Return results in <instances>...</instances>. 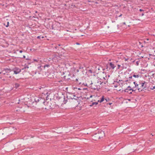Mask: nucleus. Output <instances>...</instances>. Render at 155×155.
<instances>
[{
	"label": "nucleus",
	"instance_id": "nucleus-55",
	"mask_svg": "<svg viewBox=\"0 0 155 155\" xmlns=\"http://www.w3.org/2000/svg\"><path fill=\"white\" fill-rule=\"evenodd\" d=\"M154 66H155V64H154Z\"/></svg>",
	"mask_w": 155,
	"mask_h": 155
},
{
	"label": "nucleus",
	"instance_id": "nucleus-43",
	"mask_svg": "<svg viewBox=\"0 0 155 155\" xmlns=\"http://www.w3.org/2000/svg\"><path fill=\"white\" fill-rule=\"evenodd\" d=\"M146 40H149L148 38H146Z\"/></svg>",
	"mask_w": 155,
	"mask_h": 155
},
{
	"label": "nucleus",
	"instance_id": "nucleus-39",
	"mask_svg": "<svg viewBox=\"0 0 155 155\" xmlns=\"http://www.w3.org/2000/svg\"><path fill=\"white\" fill-rule=\"evenodd\" d=\"M89 71L90 72H91V70H89Z\"/></svg>",
	"mask_w": 155,
	"mask_h": 155
},
{
	"label": "nucleus",
	"instance_id": "nucleus-23",
	"mask_svg": "<svg viewBox=\"0 0 155 155\" xmlns=\"http://www.w3.org/2000/svg\"><path fill=\"white\" fill-rule=\"evenodd\" d=\"M49 66V65L48 64H46L44 65V67L45 68V67H48Z\"/></svg>",
	"mask_w": 155,
	"mask_h": 155
},
{
	"label": "nucleus",
	"instance_id": "nucleus-44",
	"mask_svg": "<svg viewBox=\"0 0 155 155\" xmlns=\"http://www.w3.org/2000/svg\"><path fill=\"white\" fill-rule=\"evenodd\" d=\"M112 104V103H109V104L110 105H111V104Z\"/></svg>",
	"mask_w": 155,
	"mask_h": 155
},
{
	"label": "nucleus",
	"instance_id": "nucleus-14",
	"mask_svg": "<svg viewBox=\"0 0 155 155\" xmlns=\"http://www.w3.org/2000/svg\"><path fill=\"white\" fill-rule=\"evenodd\" d=\"M19 86V84H18V83H15V87L16 88L18 87Z\"/></svg>",
	"mask_w": 155,
	"mask_h": 155
},
{
	"label": "nucleus",
	"instance_id": "nucleus-48",
	"mask_svg": "<svg viewBox=\"0 0 155 155\" xmlns=\"http://www.w3.org/2000/svg\"><path fill=\"white\" fill-rule=\"evenodd\" d=\"M1 73H2V72H0V74H1Z\"/></svg>",
	"mask_w": 155,
	"mask_h": 155
},
{
	"label": "nucleus",
	"instance_id": "nucleus-11",
	"mask_svg": "<svg viewBox=\"0 0 155 155\" xmlns=\"http://www.w3.org/2000/svg\"><path fill=\"white\" fill-rule=\"evenodd\" d=\"M106 68L107 71H109L111 69V68L110 66H109V64H107L106 66Z\"/></svg>",
	"mask_w": 155,
	"mask_h": 155
},
{
	"label": "nucleus",
	"instance_id": "nucleus-46",
	"mask_svg": "<svg viewBox=\"0 0 155 155\" xmlns=\"http://www.w3.org/2000/svg\"><path fill=\"white\" fill-rule=\"evenodd\" d=\"M61 45L60 44H58V46H60Z\"/></svg>",
	"mask_w": 155,
	"mask_h": 155
},
{
	"label": "nucleus",
	"instance_id": "nucleus-5",
	"mask_svg": "<svg viewBox=\"0 0 155 155\" xmlns=\"http://www.w3.org/2000/svg\"><path fill=\"white\" fill-rule=\"evenodd\" d=\"M13 71H14V73L15 74H17L20 73L21 70L20 68L17 67H15L13 69Z\"/></svg>",
	"mask_w": 155,
	"mask_h": 155
},
{
	"label": "nucleus",
	"instance_id": "nucleus-20",
	"mask_svg": "<svg viewBox=\"0 0 155 155\" xmlns=\"http://www.w3.org/2000/svg\"><path fill=\"white\" fill-rule=\"evenodd\" d=\"M33 60H34V61H36V62H38V61H39V59L38 58L37 59H33Z\"/></svg>",
	"mask_w": 155,
	"mask_h": 155
},
{
	"label": "nucleus",
	"instance_id": "nucleus-16",
	"mask_svg": "<svg viewBox=\"0 0 155 155\" xmlns=\"http://www.w3.org/2000/svg\"><path fill=\"white\" fill-rule=\"evenodd\" d=\"M37 72L36 71H32L31 72V73H32V74H33L32 76H33L34 74H36Z\"/></svg>",
	"mask_w": 155,
	"mask_h": 155
},
{
	"label": "nucleus",
	"instance_id": "nucleus-30",
	"mask_svg": "<svg viewBox=\"0 0 155 155\" xmlns=\"http://www.w3.org/2000/svg\"><path fill=\"white\" fill-rule=\"evenodd\" d=\"M140 45L141 47H143V45H141V44H140Z\"/></svg>",
	"mask_w": 155,
	"mask_h": 155
},
{
	"label": "nucleus",
	"instance_id": "nucleus-6",
	"mask_svg": "<svg viewBox=\"0 0 155 155\" xmlns=\"http://www.w3.org/2000/svg\"><path fill=\"white\" fill-rule=\"evenodd\" d=\"M43 101V99L41 97H36L35 98V101L37 103L39 102V101Z\"/></svg>",
	"mask_w": 155,
	"mask_h": 155
},
{
	"label": "nucleus",
	"instance_id": "nucleus-9",
	"mask_svg": "<svg viewBox=\"0 0 155 155\" xmlns=\"http://www.w3.org/2000/svg\"><path fill=\"white\" fill-rule=\"evenodd\" d=\"M145 83V82H144L143 83H142L141 85V87H142L143 89H141L140 88H138V89L139 90V91H142L143 89L144 88L143 87L144 86V85Z\"/></svg>",
	"mask_w": 155,
	"mask_h": 155
},
{
	"label": "nucleus",
	"instance_id": "nucleus-41",
	"mask_svg": "<svg viewBox=\"0 0 155 155\" xmlns=\"http://www.w3.org/2000/svg\"><path fill=\"white\" fill-rule=\"evenodd\" d=\"M76 81H78V79H76Z\"/></svg>",
	"mask_w": 155,
	"mask_h": 155
},
{
	"label": "nucleus",
	"instance_id": "nucleus-12",
	"mask_svg": "<svg viewBox=\"0 0 155 155\" xmlns=\"http://www.w3.org/2000/svg\"><path fill=\"white\" fill-rule=\"evenodd\" d=\"M98 104V102H93L90 105V106L91 107L92 106H93V105H97Z\"/></svg>",
	"mask_w": 155,
	"mask_h": 155
},
{
	"label": "nucleus",
	"instance_id": "nucleus-4",
	"mask_svg": "<svg viewBox=\"0 0 155 155\" xmlns=\"http://www.w3.org/2000/svg\"><path fill=\"white\" fill-rule=\"evenodd\" d=\"M60 58H61L59 55H54L53 56V58H52V60L53 61L55 62H56L58 61L59 60H60Z\"/></svg>",
	"mask_w": 155,
	"mask_h": 155
},
{
	"label": "nucleus",
	"instance_id": "nucleus-52",
	"mask_svg": "<svg viewBox=\"0 0 155 155\" xmlns=\"http://www.w3.org/2000/svg\"><path fill=\"white\" fill-rule=\"evenodd\" d=\"M74 97H75V96L74 95Z\"/></svg>",
	"mask_w": 155,
	"mask_h": 155
},
{
	"label": "nucleus",
	"instance_id": "nucleus-24",
	"mask_svg": "<svg viewBox=\"0 0 155 155\" xmlns=\"http://www.w3.org/2000/svg\"><path fill=\"white\" fill-rule=\"evenodd\" d=\"M78 97H74H74L73 98H72V99H74L77 100L78 99Z\"/></svg>",
	"mask_w": 155,
	"mask_h": 155
},
{
	"label": "nucleus",
	"instance_id": "nucleus-54",
	"mask_svg": "<svg viewBox=\"0 0 155 155\" xmlns=\"http://www.w3.org/2000/svg\"><path fill=\"white\" fill-rule=\"evenodd\" d=\"M98 70H100V69H99V68H98Z\"/></svg>",
	"mask_w": 155,
	"mask_h": 155
},
{
	"label": "nucleus",
	"instance_id": "nucleus-25",
	"mask_svg": "<svg viewBox=\"0 0 155 155\" xmlns=\"http://www.w3.org/2000/svg\"><path fill=\"white\" fill-rule=\"evenodd\" d=\"M7 25H5V26L6 27H8V26L9 24V22H7Z\"/></svg>",
	"mask_w": 155,
	"mask_h": 155
},
{
	"label": "nucleus",
	"instance_id": "nucleus-15",
	"mask_svg": "<svg viewBox=\"0 0 155 155\" xmlns=\"http://www.w3.org/2000/svg\"><path fill=\"white\" fill-rule=\"evenodd\" d=\"M2 73L3 74V75H5L6 74V73H5V71L3 69V70L2 71Z\"/></svg>",
	"mask_w": 155,
	"mask_h": 155
},
{
	"label": "nucleus",
	"instance_id": "nucleus-32",
	"mask_svg": "<svg viewBox=\"0 0 155 155\" xmlns=\"http://www.w3.org/2000/svg\"><path fill=\"white\" fill-rule=\"evenodd\" d=\"M20 53H21L22 52V50H20L19 51Z\"/></svg>",
	"mask_w": 155,
	"mask_h": 155
},
{
	"label": "nucleus",
	"instance_id": "nucleus-13",
	"mask_svg": "<svg viewBox=\"0 0 155 155\" xmlns=\"http://www.w3.org/2000/svg\"><path fill=\"white\" fill-rule=\"evenodd\" d=\"M64 100L63 101V102L65 104L67 102V98H65V97H64Z\"/></svg>",
	"mask_w": 155,
	"mask_h": 155
},
{
	"label": "nucleus",
	"instance_id": "nucleus-18",
	"mask_svg": "<svg viewBox=\"0 0 155 155\" xmlns=\"http://www.w3.org/2000/svg\"><path fill=\"white\" fill-rule=\"evenodd\" d=\"M133 77H134V78H137L139 77V75H133Z\"/></svg>",
	"mask_w": 155,
	"mask_h": 155
},
{
	"label": "nucleus",
	"instance_id": "nucleus-53",
	"mask_svg": "<svg viewBox=\"0 0 155 155\" xmlns=\"http://www.w3.org/2000/svg\"><path fill=\"white\" fill-rule=\"evenodd\" d=\"M78 89H79V90H80V88H78Z\"/></svg>",
	"mask_w": 155,
	"mask_h": 155
},
{
	"label": "nucleus",
	"instance_id": "nucleus-31",
	"mask_svg": "<svg viewBox=\"0 0 155 155\" xmlns=\"http://www.w3.org/2000/svg\"><path fill=\"white\" fill-rule=\"evenodd\" d=\"M146 60H147V58L148 59V60L149 59V58L147 57H146Z\"/></svg>",
	"mask_w": 155,
	"mask_h": 155
},
{
	"label": "nucleus",
	"instance_id": "nucleus-51",
	"mask_svg": "<svg viewBox=\"0 0 155 155\" xmlns=\"http://www.w3.org/2000/svg\"><path fill=\"white\" fill-rule=\"evenodd\" d=\"M144 15V14H142V15Z\"/></svg>",
	"mask_w": 155,
	"mask_h": 155
},
{
	"label": "nucleus",
	"instance_id": "nucleus-33",
	"mask_svg": "<svg viewBox=\"0 0 155 155\" xmlns=\"http://www.w3.org/2000/svg\"><path fill=\"white\" fill-rule=\"evenodd\" d=\"M25 58V55H23L22 58Z\"/></svg>",
	"mask_w": 155,
	"mask_h": 155
},
{
	"label": "nucleus",
	"instance_id": "nucleus-26",
	"mask_svg": "<svg viewBox=\"0 0 155 155\" xmlns=\"http://www.w3.org/2000/svg\"><path fill=\"white\" fill-rule=\"evenodd\" d=\"M43 103L45 105L47 103V102H46V101H44L43 102Z\"/></svg>",
	"mask_w": 155,
	"mask_h": 155
},
{
	"label": "nucleus",
	"instance_id": "nucleus-38",
	"mask_svg": "<svg viewBox=\"0 0 155 155\" xmlns=\"http://www.w3.org/2000/svg\"><path fill=\"white\" fill-rule=\"evenodd\" d=\"M99 133L100 134V136H102V134H101V132Z\"/></svg>",
	"mask_w": 155,
	"mask_h": 155
},
{
	"label": "nucleus",
	"instance_id": "nucleus-7",
	"mask_svg": "<svg viewBox=\"0 0 155 155\" xmlns=\"http://www.w3.org/2000/svg\"><path fill=\"white\" fill-rule=\"evenodd\" d=\"M109 64V66H110L111 68L112 69H113L116 67L112 62H110Z\"/></svg>",
	"mask_w": 155,
	"mask_h": 155
},
{
	"label": "nucleus",
	"instance_id": "nucleus-1",
	"mask_svg": "<svg viewBox=\"0 0 155 155\" xmlns=\"http://www.w3.org/2000/svg\"><path fill=\"white\" fill-rule=\"evenodd\" d=\"M150 50H149L148 48H147L146 49V51L149 52V55H150V58L152 59H155V55L153 53V52H155V51L153 48H150Z\"/></svg>",
	"mask_w": 155,
	"mask_h": 155
},
{
	"label": "nucleus",
	"instance_id": "nucleus-50",
	"mask_svg": "<svg viewBox=\"0 0 155 155\" xmlns=\"http://www.w3.org/2000/svg\"><path fill=\"white\" fill-rule=\"evenodd\" d=\"M41 38H44V37L42 36V37H41Z\"/></svg>",
	"mask_w": 155,
	"mask_h": 155
},
{
	"label": "nucleus",
	"instance_id": "nucleus-19",
	"mask_svg": "<svg viewBox=\"0 0 155 155\" xmlns=\"http://www.w3.org/2000/svg\"><path fill=\"white\" fill-rule=\"evenodd\" d=\"M6 76L7 77H8H8H9L10 78H11V76L8 73H7V74H6Z\"/></svg>",
	"mask_w": 155,
	"mask_h": 155
},
{
	"label": "nucleus",
	"instance_id": "nucleus-28",
	"mask_svg": "<svg viewBox=\"0 0 155 155\" xmlns=\"http://www.w3.org/2000/svg\"><path fill=\"white\" fill-rule=\"evenodd\" d=\"M136 63L137 64V65H139V62L138 61H137L136 62Z\"/></svg>",
	"mask_w": 155,
	"mask_h": 155
},
{
	"label": "nucleus",
	"instance_id": "nucleus-22",
	"mask_svg": "<svg viewBox=\"0 0 155 155\" xmlns=\"http://www.w3.org/2000/svg\"><path fill=\"white\" fill-rule=\"evenodd\" d=\"M134 84H135V87H136L137 86H138V85L135 82H134Z\"/></svg>",
	"mask_w": 155,
	"mask_h": 155
},
{
	"label": "nucleus",
	"instance_id": "nucleus-37",
	"mask_svg": "<svg viewBox=\"0 0 155 155\" xmlns=\"http://www.w3.org/2000/svg\"><path fill=\"white\" fill-rule=\"evenodd\" d=\"M127 60H128V59H127H127H126V58H125V61H127Z\"/></svg>",
	"mask_w": 155,
	"mask_h": 155
},
{
	"label": "nucleus",
	"instance_id": "nucleus-45",
	"mask_svg": "<svg viewBox=\"0 0 155 155\" xmlns=\"http://www.w3.org/2000/svg\"><path fill=\"white\" fill-rule=\"evenodd\" d=\"M121 15H121H121H119V17H120L121 16Z\"/></svg>",
	"mask_w": 155,
	"mask_h": 155
},
{
	"label": "nucleus",
	"instance_id": "nucleus-27",
	"mask_svg": "<svg viewBox=\"0 0 155 155\" xmlns=\"http://www.w3.org/2000/svg\"><path fill=\"white\" fill-rule=\"evenodd\" d=\"M93 89H94V90H96V89H97V90H98V89L99 88H97V87H96V88H93Z\"/></svg>",
	"mask_w": 155,
	"mask_h": 155
},
{
	"label": "nucleus",
	"instance_id": "nucleus-2",
	"mask_svg": "<svg viewBox=\"0 0 155 155\" xmlns=\"http://www.w3.org/2000/svg\"><path fill=\"white\" fill-rule=\"evenodd\" d=\"M101 134H102V136H100V134L99 133L95 134L94 136L95 137H96L97 138L96 139H95V140H96L97 139H100L101 138H102L103 136H104L105 134L104 131H101Z\"/></svg>",
	"mask_w": 155,
	"mask_h": 155
},
{
	"label": "nucleus",
	"instance_id": "nucleus-3",
	"mask_svg": "<svg viewBox=\"0 0 155 155\" xmlns=\"http://www.w3.org/2000/svg\"><path fill=\"white\" fill-rule=\"evenodd\" d=\"M135 90H133L132 88H131V87L129 86L127 88L124 90V91L125 92H127L129 94H132V91H135Z\"/></svg>",
	"mask_w": 155,
	"mask_h": 155
},
{
	"label": "nucleus",
	"instance_id": "nucleus-8",
	"mask_svg": "<svg viewBox=\"0 0 155 155\" xmlns=\"http://www.w3.org/2000/svg\"><path fill=\"white\" fill-rule=\"evenodd\" d=\"M4 69L5 71V73H8L12 71V70L10 68H5Z\"/></svg>",
	"mask_w": 155,
	"mask_h": 155
},
{
	"label": "nucleus",
	"instance_id": "nucleus-34",
	"mask_svg": "<svg viewBox=\"0 0 155 155\" xmlns=\"http://www.w3.org/2000/svg\"><path fill=\"white\" fill-rule=\"evenodd\" d=\"M132 76H130L129 77V79H131L132 78Z\"/></svg>",
	"mask_w": 155,
	"mask_h": 155
},
{
	"label": "nucleus",
	"instance_id": "nucleus-42",
	"mask_svg": "<svg viewBox=\"0 0 155 155\" xmlns=\"http://www.w3.org/2000/svg\"><path fill=\"white\" fill-rule=\"evenodd\" d=\"M77 45H79L80 44H79V43H77Z\"/></svg>",
	"mask_w": 155,
	"mask_h": 155
},
{
	"label": "nucleus",
	"instance_id": "nucleus-49",
	"mask_svg": "<svg viewBox=\"0 0 155 155\" xmlns=\"http://www.w3.org/2000/svg\"><path fill=\"white\" fill-rule=\"evenodd\" d=\"M26 60H29V59H28V58H27V59H26Z\"/></svg>",
	"mask_w": 155,
	"mask_h": 155
},
{
	"label": "nucleus",
	"instance_id": "nucleus-29",
	"mask_svg": "<svg viewBox=\"0 0 155 155\" xmlns=\"http://www.w3.org/2000/svg\"><path fill=\"white\" fill-rule=\"evenodd\" d=\"M41 37L40 36H38L37 37V38L38 39H40Z\"/></svg>",
	"mask_w": 155,
	"mask_h": 155
},
{
	"label": "nucleus",
	"instance_id": "nucleus-10",
	"mask_svg": "<svg viewBox=\"0 0 155 155\" xmlns=\"http://www.w3.org/2000/svg\"><path fill=\"white\" fill-rule=\"evenodd\" d=\"M103 81L101 79L98 78L97 80V83L101 84L103 83Z\"/></svg>",
	"mask_w": 155,
	"mask_h": 155
},
{
	"label": "nucleus",
	"instance_id": "nucleus-40",
	"mask_svg": "<svg viewBox=\"0 0 155 155\" xmlns=\"http://www.w3.org/2000/svg\"><path fill=\"white\" fill-rule=\"evenodd\" d=\"M142 10H142L141 9H140V11H142Z\"/></svg>",
	"mask_w": 155,
	"mask_h": 155
},
{
	"label": "nucleus",
	"instance_id": "nucleus-36",
	"mask_svg": "<svg viewBox=\"0 0 155 155\" xmlns=\"http://www.w3.org/2000/svg\"><path fill=\"white\" fill-rule=\"evenodd\" d=\"M118 68H119V67H120V65H118Z\"/></svg>",
	"mask_w": 155,
	"mask_h": 155
},
{
	"label": "nucleus",
	"instance_id": "nucleus-47",
	"mask_svg": "<svg viewBox=\"0 0 155 155\" xmlns=\"http://www.w3.org/2000/svg\"><path fill=\"white\" fill-rule=\"evenodd\" d=\"M149 88L148 87V88H147V89L148 90H149Z\"/></svg>",
	"mask_w": 155,
	"mask_h": 155
},
{
	"label": "nucleus",
	"instance_id": "nucleus-35",
	"mask_svg": "<svg viewBox=\"0 0 155 155\" xmlns=\"http://www.w3.org/2000/svg\"><path fill=\"white\" fill-rule=\"evenodd\" d=\"M123 24L124 25H125V24H126V23H125V22H123Z\"/></svg>",
	"mask_w": 155,
	"mask_h": 155
},
{
	"label": "nucleus",
	"instance_id": "nucleus-21",
	"mask_svg": "<svg viewBox=\"0 0 155 155\" xmlns=\"http://www.w3.org/2000/svg\"><path fill=\"white\" fill-rule=\"evenodd\" d=\"M150 88L151 90H153L154 89H155V86L152 87H150Z\"/></svg>",
	"mask_w": 155,
	"mask_h": 155
},
{
	"label": "nucleus",
	"instance_id": "nucleus-17",
	"mask_svg": "<svg viewBox=\"0 0 155 155\" xmlns=\"http://www.w3.org/2000/svg\"><path fill=\"white\" fill-rule=\"evenodd\" d=\"M104 100V98L103 96L102 97V98L101 99V100L100 101V102H103Z\"/></svg>",
	"mask_w": 155,
	"mask_h": 155
}]
</instances>
